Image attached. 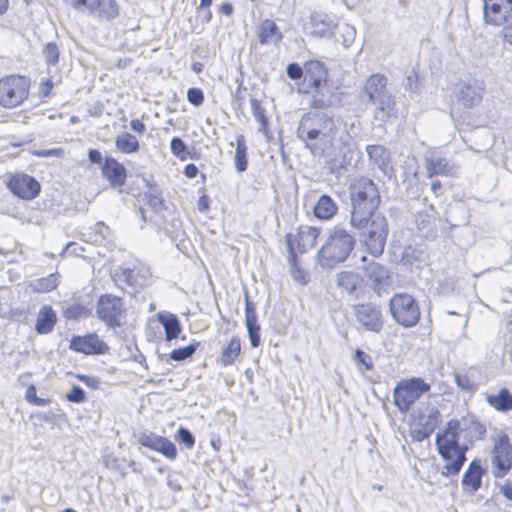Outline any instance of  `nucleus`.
Wrapping results in <instances>:
<instances>
[{"mask_svg": "<svg viewBox=\"0 0 512 512\" xmlns=\"http://www.w3.org/2000/svg\"><path fill=\"white\" fill-rule=\"evenodd\" d=\"M138 443L148 449L157 451L168 459L177 457L175 444L169 439L152 432H144L138 436Z\"/></svg>", "mask_w": 512, "mask_h": 512, "instance_id": "a211bd4d", "label": "nucleus"}, {"mask_svg": "<svg viewBox=\"0 0 512 512\" xmlns=\"http://www.w3.org/2000/svg\"><path fill=\"white\" fill-rule=\"evenodd\" d=\"M486 474V469L482 467L479 459L472 460L461 479V485L465 492L471 494L477 492L482 486V478Z\"/></svg>", "mask_w": 512, "mask_h": 512, "instance_id": "412c9836", "label": "nucleus"}, {"mask_svg": "<svg viewBox=\"0 0 512 512\" xmlns=\"http://www.w3.org/2000/svg\"><path fill=\"white\" fill-rule=\"evenodd\" d=\"M455 382L462 390L471 391L473 389V383L466 375L455 374Z\"/></svg>", "mask_w": 512, "mask_h": 512, "instance_id": "6e6d98bb", "label": "nucleus"}, {"mask_svg": "<svg viewBox=\"0 0 512 512\" xmlns=\"http://www.w3.org/2000/svg\"><path fill=\"white\" fill-rule=\"evenodd\" d=\"M102 173L113 187H120L125 183L127 171L124 165L112 157H107L102 166Z\"/></svg>", "mask_w": 512, "mask_h": 512, "instance_id": "b1692460", "label": "nucleus"}, {"mask_svg": "<svg viewBox=\"0 0 512 512\" xmlns=\"http://www.w3.org/2000/svg\"><path fill=\"white\" fill-rule=\"evenodd\" d=\"M485 432L481 423L470 418L449 421L435 438L438 453L445 462L441 474L445 477L458 475L467 460V451Z\"/></svg>", "mask_w": 512, "mask_h": 512, "instance_id": "f257e3e1", "label": "nucleus"}, {"mask_svg": "<svg viewBox=\"0 0 512 512\" xmlns=\"http://www.w3.org/2000/svg\"><path fill=\"white\" fill-rule=\"evenodd\" d=\"M43 53L45 60L48 64H56L59 60V48L54 42L47 43L44 47Z\"/></svg>", "mask_w": 512, "mask_h": 512, "instance_id": "a18cd8bd", "label": "nucleus"}, {"mask_svg": "<svg viewBox=\"0 0 512 512\" xmlns=\"http://www.w3.org/2000/svg\"><path fill=\"white\" fill-rule=\"evenodd\" d=\"M66 399L72 403H83L86 400L85 391L78 385H73L66 393Z\"/></svg>", "mask_w": 512, "mask_h": 512, "instance_id": "49530a36", "label": "nucleus"}, {"mask_svg": "<svg viewBox=\"0 0 512 512\" xmlns=\"http://www.w3.org/2000/svg\"><path fill=\"white\" fill-rule=\"evenodd\" d=\"M187 99L191 104L200 106L204 101L203 91L199 88H189L187 90Z\"/></svg>", "mask_w": 512, "mask_h": 512, "instance_id": "3c124183", "label": "nucleus"}, {"mask_svg": "<svg viewBox=\"0 0 512 512\" xmlns=\"http://www.w3.org/2000/svg\"><path fill=\"white\" fill-rule=\"evenodd\" d=\"M366 152L370 161L380 170L385 171L390 162V153L382 145H368Z\"/></svg>", "mask_w": 512, "mask_h": 512, "instance_id": "c85d7f7f", "label": "nucleus"}, {"mask_svg": "<svg viewBox=\"0 0 512 512\" xmlns=\"http://www.w3.org/2000/svg\"><path fill=\"white\" fill-rule=\"evenodd\" d=\"M336 134L334 120L322 113H308L302 116L297 136L312 154H323L322 145Z\"/></svg>", "mask_w": 512, "mask_h": 512, "instance_id": "f03ea898", "label": "nucleus"}, {"mask_svg": "<svg viewBox=\"0 0 512 512\" xmlns=\"http://www.w3.org/2000/svg\"><path fill=\"white\" fill-rule=\"evenodd\" d=\"M10 191L22 199H33L40 192V184L25 173L15 174L8 182Z\"/></svg>", "mask_w": 512, "mask_h": 512, "instance_id": "4468645a", "label": "nucleus"}, {"mask_svg": "<svg viewBox=\"0 0 512 512\" xmlns=\"http://www.w3.org/2000/svg\"><path fill=\"white\" fill-rule=\"evenodd\" d=\"M250 107L255 120L259 123V131L264 137L269 140L271 133L268 128V119L265 116L264 110L260 105V102L256 98H250Z\"/></svg>", "mask_w": 512, "mask_h": 512, "instance_id": "473e14b6", "label": "nucleus"}, {"mask_svg": "<svg viewBox=\"0 0 512 512\" xmlns=\"http://www.w3.org/2000/svg\"><path fill=\"white\" fill-rule=\"evenodd\" d=\"M130 126L134 132H137L139 134H143L146 131L145 124L142 121H140L139 119L131 120Z\"/></svg>", "mask_w": 512, "mask_h": 512, "instance_id": "e2e57ef3", "label": "nucleus"}, {"mask_svg": "<svg viewBox=\"0 0 512 512\" xmlns=\"http://www.w3.org/2000/svg\"><path fill=\"white\" fill-rule=\"evenodd\" d=\"M484 92V87L475 81L461 82L457 86L455 97L461 106L471 109L481 103Z\"/></svg>", "mask_w": 512, "mask_h": 512, "instance_id": "f3484780", "label": "nucleus"}, {"mask_svg": "<svg viewBox=\"0 0 512 512\" xmlns=\"http://www.w3.org/2000/svg\"><path fill=\"white\" fill-rule=\"evenodd\" d=\"M287 75L292 80H297L304 77V68L296 63H291L287 66Z\"/></svg>", "mask_w": 512, "mask_h": 512, "instance_id": "603ef678", "label": "nucleus"}, {"mask_svg": "<svg viewBox=\"0 0 512 512\" xmlns=\"http://www.w3.org/2000/svg\"><path fill=\"white\" fill-rule=\"evenodd\" d=\"M354 360L357 365H362L366 371H369L373 368L371 357L359 348L355 350Z\"/></svg>", "mask_w": 512, "mask_h": 512, "instance_id": "09e8293b", "label": "nucleus"}, {"mask_svg": "<svg viewBox=\"0 0 512 512\" xmlns=\"http://www.w3.org/2000/svg\"><path fill=\"white\" fill-rule=\"evenodd\" d=\"M247 146L244 137L239 135L236 139V151L234 163L238 172H244L247 169Z\"/></svg>", "mask_w": 512, "mask_h": 512, "instance_id": "c9c22d12", "label": "nucleus"}, {"mask_svg": "<svg viewBox=\"0 0 512 512\" xmlns=\"http://www.w3.org/2000/svg\"><path fill=\"white\" fill-rule=\"evenodd\" d=\"M56 322H35V330L39 334H48L53 330Z\"/></svg>", "mask_w": 512, "mask_h": 512, "instance_id": "13d9d810", "label": "nucleus"}, {"mask_svg": "<svg viewBox=\"0 0 512 512\" xmlns=\"http://www.w3.org/2000/svg\"><path fill=\"white\" fill-rule=\"evenodd\" d=\"M89 15L111 20L118 15V5L114 0H93Z\"/></svg>", "mask_w": 512, "mask_h": 512, "instance_id": "bb28decb", "label": "nucleus"}, {"mask_svg": "<svg viewBox=\"0 0 512 512\" xmlns=\"http://www.w3.org/2000/svg\"><path fill=\"white\" fill-rule=\"evenodd\" d=\"M354 244V237L345 229L339 227L329 229L317 253L318 263L327 269L335 267L347 259Z\"/></svg>", "mask_w": 512, "mask_h": 512, "instance_id": "7ed1b4c3", "label": "nucleus"}, {"mask_svg": "<svg viewBox=\"0 0 512 512\" xmlns=\"http://www.w3.org/2000/svg\"><path fill=\"white\" fill-rule=\"evenodd\" d=\"M164 329L165 339L170 342L178 338L181 333L180 322H159Z\"/></svg>", "mask_w": 512, "mask_h": 512, "instance_id": "79ce46f5", "label": "nucleus"}, {"mask_svg": "<svg viewBox=\"0 0 512 512\" xmlns=\"http://www.w3.org/2000/svg\"><path fill=\"white\" fill-rule=\"evenodd\" d=\"M59 284V274L52 273L47 277L37 279L32 283V287L38 292H50L54 290Z\"/></svg>", "mask_w": 512, "mask_h": 512, "instance_id": "e433bc0d", "label": "nucleus"}, {"mask_svg": "<svg viewBox=\"0 0 512 512\" xmlns=\"http://www.w3.org/2000/svg\"><path fill=\"white\" fill-rule=\"evenodd\" d=\"M36 320H57V316L51 306L45 305L40 309Z\"/></svg>", "mask_w": 512, "mask_h": 512, "instance_id": "5fc2aeb1", "label": "nucleus"}, {"mask_svg": "<svg viewBox=\"0 0 512 512\" xmlns=\"http://www.w3.org/2000/svg\"><path fill=\"white\" fill-rule=\"evenodd\" d=\"M91 314V311L84 306L79 304H72L64 309V316L68 320H77L81 318H88Z\"/></svg>", "mask_w": 512, "mask_h": 512, "instance_id": "ea45409f", "label": "nucleus"}, {"mask_svg": "<svg viewBox=\"0 0 512 512\" xmlns=\"http://www.w3.org/2000/svg\"><path fill=\"white\" fill-rule=\"evenodd\" d=\"M320 235V229L310 226H301L297 233L286 235V242L289 254L305 253L312 249Z\"/></svg>", "mask_w": 512, "mask_h": 512, "instance_id": "9b49d317", "label": "nucleus"}, {"mask_svg": "<svg viewBox=\"0 0 512 512\" xmlns=\"http://www.w3.org/2000/svg\"><path fill=\"white\" fill-rule=\"evenodd\" d=\"M196 349H197V344L190 343L189 345H187L185 347L173 349L169 353V357L173 361L182 362V361H185V360L191 358L195 354Z\"/></svg>", "mask_w": 512, "mask_h": 512, "instance_id": "4c0bfd02", "label": "nucleus"}, {"mask_svg": "<svg viewBox=\"0 0 512 512\" xmlns=\"http://www.w3.org/2000/svg\"><path fill=\"white\" fill-rule=\"evenodd\" d=\"M365 276L368 279L369 284L372 286L373 290L380 296L383 292L386 291V288L390 283V273L389 270L377 263L371 262L367 265L365 269Z\"/></svg>", "mask_w": 512, "mask_h": 512, "instance_id": "4be33fe9", "label": "nucleus"}, {"mask_svg": "<svg viewBox=\"0 0 512 512\" xmlns=\"http://www.w3.org/2000/svg\"><path fill=\"white\" fill-rule=\"evenodd\" d=\"M151 275L150 268L139 262L132 268L118 267L114 270L112 277L118 286L127 285L132 288H141L149 280Z\"/></svg>", "mask_w": 512, "mask_h": 512, "instance_id": "9d476101", "label": "nucleus"}, {"mask_svg": "<svg viewBox=\"0 0 512 512\" xmlns=\"http://www.w3.org/2000/svg\"><path fill=\"white\" fill-rule=\"evenodd\" d=\"M374 106L373 118L378 122H386L391 118L397 117V107L395 97L390 93L382 95L371 102Z\"/></svg>", "mask_w": 512, "mask_h": 512, "instance_id": "5701e85b", "label": "nucleus"}, {"mask_svg": "<svg viewBox=\"0 0 512 512\" xmlns=\"http://www.w3.org/2000/svg\"><path fill=\"white\" fill-rule=\"evenodd\" d=\"M290 272L295 282L300 285H305L308 282V274L301 269L296 263V255L289 254L288 257Z\"/></svg>", "mask_w": 512, "mask_h": 512, "instance_id": "58836bf2", "label": "nucleus"}, {"mask_svg": "<svg viewBox=\"0 0 512 512\" xmlns=\"http://www.w3.org/2000/svg\"><path fill=\"white\" fill-rule=\"evenodd\" d=\"M329 140L322 145L324 153L313 154V156L323 158L329 169L335 172L350 164L354 150L350 142L344 141L342 138H336L335 135Z\"/></svg>", "mask_w": 512, "mask_h": 512, "instance_id": "0eeeda50", "label": "nucleus"}, {"mask_svg": "<svg viewBox=\"0 0 512 512\" xmlns=\"http://www.w3.org/2000/svg\"><path fill=\"white\" fill-rule=\"evenodd\" d=\"M257 36L261 45H277L283 38L279 27L271 19H263L260 21Z\"/></svg>", "mask_w": 512, "mask_h": 512, "instance_id": "a878e982", "label": "nucleus"}, {"mask_svg": "<svg viewBox=\"0 0 512 512\" xmlns=\"http://www.w3.org/2000/svg\"><path fill=\"white\" fill-rule=\"evenodd\" d=\"M491 473L495 478L505 477L512 468V447L507 434L494 439L490 456Z\"/></svg>", "mask_w": 512, "mask_h": 512, "instance_id": "1a4fd4ad", "label": "nucleus"}, {"mask_svg": "<svg viewBox=\"0 0 512 512\" xmlns=\"http://www.w3.org/2000/svg\"><path fill=\"white\" fill-rule=\"evenodd\" d=\"M327 70L323 63L311 60L304 65V86L306 93L319 92L326 84Z\"/></svg>", "mask_w": 512, "mask_h": 512, "instance_id": "2eb2a0df", "label": "nucleus"}, {"mask_svg": "<svg viewBox=\"0 0 512 512\" xmlns=\"http://www.w3.org/2000/svg\"><path fill=\"white\" fill-rule=\"evenodd\" d=\"M338 286L347 293H353L361 283L359 274L352 271H343L337 275Z\"/></svg>", "mask_w": 512, "mask_h": 512, "instance_id": "72a5a7b5", "label": "nucleus"}, {"mask_svg": "<svg viewBox=\"0 0 512 512\" xmlns=\"http://www.w3.org/2000/svg\"><path fill=\"white\" fill-rule=\"evenodd\" d=\"M430 391V385L422 378L412 377L398 382L393 390V403L406 414L422 395Z\"/></svg>", "mask_w": 512, "mask_h": 512, "instance_id": "423d86ee", "label": "nucleus"}, {"mask_svg": "<svg viewBox=\"0 0 512 512\" xmlns=\"http://www.w3.org/2000/svg\"><path fill=\"white\" fill-rule=\"evenodd\" d=\"M88 158L92 163L100 164L102 162V154L99 150L96 149L89 150Z\"/></svg>", "mask_w": 512, "mask_h": 512, "instance_id": "69168bd1", "label": "nucleus"}, {"mask_svg": "<svg viewBox=\"0 0 512 512\" xmlns=\"http://www.w3.org/2000/svg\"><path fill=\"white\" fill-rule=\"evenodd\" d=\"M64 151L62 148H52V149H43L37 150L34 152V155L39 157H61Z\"/></svg>", "mask_w": 512, "mask_h": 512, "instance_id": "4d7b16f0", "label": "nucleus"}, {"mask_svg": "<svg viewBox=\"0 0 512 512\" xmlns=\"http://www.w3.org/2000/svg\"><path fill=\"white\" fill-rule=\"evenodd\" d=\"M240 351H241L240 339L237 338V337H233L229 341L227 346H225L222 349V352H221V355H220V358H219V362L223 366L232 365L236 361V359L238 358V356L240 354Z\"/></svg>", "mask_w": 512, "mask_h": 512, "instance_id": "7c9ffc66", "label": "nucleus"}, {"mask_svg": "<svg viewBox=\"0 0 512 512\" xmlns=\"http://www.w3.org/2000/svg\"><path fill=\"white\" fill-rule=\"evenodd\" d=\"M310 33L317 37H325L332 32V25L325 17L313 15L310 20Z\"/></svg>", "mask_w": 512, "mask_h": 512, "instance_id": "f704fd0d", "label": "nucleus"}, {"mask_svg": "<svg viewBox=\"0 0 512 512\" xmlns=\"http://www.w3.org/2000/svg\"><path fill=\"white\" fill-rule=\"evenodd\" d=\"M502 35L504 40L512 45V21L503 27Z\"/></svg>", "mask_w": 512, "mask_h": 512, "instance_id": "338daca9", "label": "nucleus"}, {"mask_svg": "<svg viewBox=\"0 0 512 512\" xmlns=\"http://www.w3.org/2000/svg\"><path fill=\"white\" fill-rule=\"evenodd\" d=\"M425 168L428 177L435 175L454 176L458 168L455 164L450 163L440 152L428 151L424 156Z\"/></svg>", "mask_w": 512, "mask_h": 512, "instance_id": "6ab92c4d", "label": "nucleus"}, {"mask_svg": "<svg viewBox=\"0 0 512 512\" xmlns=\"http://www.w3.org/2000/svg\"><path fill=\"white\" fill-rule=\"evenodd\" d=\"M405 88L411 92L415 91V89L417 88V75L414 71H411L406 76Z\"/></svg>", "mask_w": 512, "mask_h": 512, "instance_id": "bf43d9fd", "label": "nucleus"}, {"mask_svg": "<svg viewBox=\"0 0 512 512\" xmlns=\"http://www.w3.org/2000/svg\"><path fill=\"white\" fill-rule=\"evenodd\" d=\"M354 315L358 320L367 318L368 320H378L379 312L370 304H363L353 308Z\"/></svg>", "mask_w": 512, "mask_h": 512, "instance_id": "a19ab883", "label": "nucleus"}, {"mask_svg": "<svg viewBox=\"0 0 512 512\" xmlns=\"http://www.w3.org/2000/svg\"><path fill=\"white\" fill-rule=\"evenodd\" d=\"M486 402L499 412L512 410V393L505 387L500 388L496 394L486 395Z\"/></svg>", "mask_w": 512, "mask_h": 512, "instance_id": "cd10ccee", "label": "nucleus"}, {"mask_svg": "<svg viewBox=\"0 0 512 512\" xmlns=\"http://www.w3.org/2000/svg\"><path fill=\"white\" fill-rule=\"evenodd\" d=\"M125 307L123 300L112 294L102 295L97 303V314L100 320H118L123 317Z\"/></svg>", "mask_w": 512, "mask_h": 512, "instance_id": "aec40b11", "label": "nucleus"}, {"mask_svg": "<svg viewBox=\"0 0 512 512\" xmlns=\"http://www.w3.org/2000/svg\"><path fill=\"white\" fill-rule=\"evenodd\" d=\"M338 207L334 200L328 195H322L318 199L314 214L321 220H329L337 213Z\"/></svg>", "mask_w": 512, "mask_h": 512, "instance_id": "c756f323", "label": "nucleus"}, {"mask_svg": "<svg viewBox=\"0 0 512 512\" xmlns=\"http://www.w3.org/2000/svg\"><path fill=\"white\" fill-rule=\"evenodd\" d=\"M500 493L508 500L512 501V481L507 480L499 486Z\"/></svg>", "mask_w": 512, "mask_h": 512, "instance_id": "680f3d73", "label": "nucleus"}, {"mask_svg": "<svg viewBox=\"0 0 512 512\" xmlns=\"http://www.w3.org/2000/svg\"><path fill=\"white\" fill-rule=\"evenodd\" d=\"M383 322H361V326L358 327V330H370L373 332H380L382 329Z\"/></svg>", "mask_w": 512, "mask_h": 512, "instance_id": "052dcab7", "label": "nucleus"}, {"mask_svg": "<svg viewBox=\"0 0 512 512\" xmlns=\"http://www.w3.org/2000/svg\"><path fill=\"white\" fill-rule=\"evenodd\" d=\"M360 231L362 241L373 256L381 255L388 235L386 218L380 214L365 215L361 225H352Z\"/></svg>", "mask_w": 512, "mask_h": 512, "instance_id": "39448f33", "label": "nucleus"}, {"mask_svg": "<svg viewBox=\"0 0 512 512\" xmlns=\"http://www.w3.org/2000/svg\"><path fill=\"white\" fill-rule=\"evenodd\" d=\"M512 17V0H484V19L487 24L502 26Z\"/></svg>", "mask_w": 512, "mask_h": 512, "instance_id": "f8f14e48", "label": "nucleus"}, {"mask_svg": "<svg viewBox=\"0 0 512 512\" xmlns=\"http://www.w3.org/2000/svg\"><path fill=\"white\" fill-rule=\"evenodd\" d=\"M351 225H361L365 215H371L379 203L380 195L375 184L367 178L355 180L350 188Z\"/></svg>", "mask_w": 512, "mask_h": 512, "instance_id": "20e7f679", "label": "nucleus"}, {"mask_svg": "<svg viewBox=\"0 0 512 512\" xmlns=\"http://www.w3.org/2000/svg\"><path fill=\"white\" fill-rule=\"evenodd\" d=\"M69 348L86 355H102L108 351L107 344L94 333L72 337Z\"/></svg>", "mask_w": 512, "mask_h": 512, "instance_id": "dca6fc26", "label": "nucleus"}, {"mask_svg": "<svg viewBox=\"0 0 512 512\" xmlns=\"http://www.w3.org/2000/svg\"><path fill=\"white\" fill-rule=\"evenodd\" d=\"M252 347L260 345V326L258 322H245Z\"/></svg>", "mask_w": 512, "mask_h": 512, "instance_id": "de8ad7c7", "label": "nucleus"}, {"mask_svg": "<svg viewBox=\"0 0 512 512\" xmlns=\"http://www.w3.org/2000/svg\"><path fill=\"white\" fill-rule=\"evenodd\" d=\"M29 86V80L22 76L11 75L1 79L0 104L5 108L20 105L28 97Z\"/></svg>", "mask_w": 512, "mask_h": 512, "instance_id": "6e6552de", "label": "nucleus"}, {"mask_svg": "<svg viewBox=\"0 0 512 512\" xmlns=\"http://www.w3.org/2000/svg\"><path fill=\"white\" fill-rule=\"evenodd\" d=\"M76 377L89 388L98 389L100 386V380L97 377L84 374H77Z\"/></svg>", "mask_w": 512, "mask_h": 512, "instance_id": "864d4df0", "label": "nucleus"}, {"mask_svg": "<svg viewBox=\"0 0 512 512\" xmlns=\"http://www.w3.org/2000/svg\"><path fill=\"white\" fill-rule=\"evenodd\" d=\"M342 35V44L344 47H349L354 42L356 37V30L349 24H343L338 27Z\"/></svg>", "mask_w": 512, "mask_h": 512, "instance_id": "37998d69", "label": "nucleus"}, {"mask_svg": "<svg viewBox=\"0 0 512 512\" xmlns=\"http://www.w3.org/2000/svg\"><path fill=\"white\" fill-rule=\"evenodd\" d=\"M176 439L187 449H191L195 444V437L191 431L185 427H180L177 431Z\"/></svg>", "mask_w": 512, "mask_h": 512, "instance_id": "c03bdc74", "label": "nucleus"}, {"mask_svg": "<svg viewBox=\"0 0 512 512\" xmlns=\"http://www.w3.org/2000/svg\"><path fill=\"white\" fill-rule=\"evenodd\" d=\"M390 312L394 320H419V310L412 296L396 294L390 300Z\"/></svg>", "mask_w": 512, "mask_h": 512, "instance_id": "ddd939ff", "label": "nucleus"}, {"mask_svg": "<svg viewBox=\"0 0 512 512\" xmlns=\"http://www.w3.org/2000/svg\"><path fill=\"white\" fill-rule=\"evenodd\" d=\"M197 174H198V168L194 164L189 163L184 167V175L187 178L193 179L197 176Z\"/></svg>", "mask_w": 512, "mask_h": 512, "instance_id": "0e129e2a", "label": "nucleus"}, {"mask_svg": "<svg viewBox=\"0 0 512 512\" xmlns=\"http://www.w3.org/2000/svg\"><path fill=\"white\" fill-rule=\"evenodd\" d=\"M362 91L370 103L381 98L382 95L388 94L386 76L379 73L370 75L365 80Z\"/></svg>", "mask_w": 512, "mask_h": 512, "instance_id": "393cba45", "label": "nucleus"}, {"mask_svg": "<svg viewBox=\"0 0 512 512\" xmlns=\"http://www.w3.org/2000/svg\"><path fill=\"white\" fill-rule=\"evenodd\" d=\"M37 397L36 387L34 385H29L26 389L25 398L29 403H32L33 400Z\"/></svg>", "mask_w": 512, "mask_h": 512, "instance_id": "774afa93", "label": "nucleus"}, {"mask_svg": "<svg viewBox=\"0 0 512 512\" xmlns=\"http://www.w3.org/2000/svg\"><path fill=\"white\" fill-rule=\"evenodd\" d=\"M170 148L172 153L179 159L184 160L186 158V145L180 138H172L170 142Z\"/></svg>", "mask_w": 512, "mask_h": 512, "instance_id": "8fccbe9b", "label": "nucleus"}, {"mask_svg": "<svg viewBox=\"0 0 512 512\" xmlns=\"http://www.w3.org/2000/svg\"><path fill=\"white\" fill-rule=\"evenodd\" d=\"M115 146L119 151L125 154L136 153L140 148L137 138L128 132L116 136Z\"/></svg>", "mask_w": 512, "mask_h": 512, "instance_id": "2f4dec72", "label": "nucleus"}]
</instances>
